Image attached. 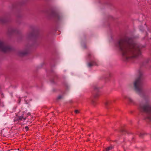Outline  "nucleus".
Wrapping results in <instances>:
<instances>
[{"label":"nucleus","instance_id":"obj_1","mask_svg":"<svg viewBox=\"0 0 151 151\" xmlns=\"http://www.w3.org/2000/svg\"><path fill=\"white\" fill-rule=\"evenodd\" d=\"M121 52L123 60L128 61L141 55L144 47L136 43L132 39L125 38L120 40L116 44Z\"/></svg>","mask_w":151,"mask_h":151},{"label":"nucleus","instance_id":"obj_11","mask_svg":"<svg viewBox=\"0 0 151 151\" xmlns=\"http://www.w3.org/2000/svg\"><path fill=\"white\" fill-rule=\"evenodd\" d=\"M96 65H97L96 63L93 61L89 63L88 64V66L89 67H91L93 66Z\"/></svg>","mask_w":151,"mask_h":151},{"label":"nucleus","instance_id":"obj_22","mask_svg":"<svg viewBox=\"0 0 151 151\" xmlns=\"http://www.w3.org/2000/svg\"><path fill=\"white\" fill-rule=\"evenodd\" d=\"M25 103H26V104H28V102L27 101H25Z\"/></svg>","mask_w":151,"mask_h":151},{"label":"nucleus","instance_id":"obj_7","mask_svg":"<svg viewBox=\"0 0 151 151\" xmlns=\"http://www.w3.org/2000/svg\"><path fill=\"white\" fill-rule=\"evenodd\" d=\"M8 32L9 35H11L13 34H19V31L17 28H10L9 29Z\"/></svg>","mask_w":151,"mask_h":151},{"label":"nucleus","instance_id":"obj_3","mask_svg":"<svg viewBox=\"0 0 151 151\" xmlns=\"http://www.w3.org/2000/svg\"><path fill=\"white\" fill-rule=\"evenodd\" d=\"M139 77L133 83V86L136 92L141 97H144L145 93L142 87V71H139Z\"/></svg>","mask_w":151,"mask_h":151},{"label":"nucleus","instance_id":"obj_26","mask_svg":"<svg viewBox=\"0 0 151 151\" xmlns=\"http://www.w3.org/2000/svg\"><path fill=\"white\" fill-rule=\"evenodd\" d=\"M35 44H36V45H37V42H36Z\"/></svg>","mask_w":151,"mask_h":151},{"label":"nucleus","instance_id":"obj_19","mask_svg":"<svg viewBox=\"0 0 151 151\" xmlns=\"http://www.w3.org/2000/svg\"><path fill=\"white\" fill-rule=\"evenodd\" d=\"M91 102L93 104H94L95 102V101L94 99H92L91 100Z\"/></svg>","mask_w":151,"mask_h":151},{"label":"nucleus","instance_id":"obj_15","mask_svg":"<svg viewBox=\"0 0 151 151\" xmlns=\"http://www.w3.org/2000/svg\"><path fill=\"white\" fill-rule=\"evenodd\" d=\"M113 148V147L112 146H111L106 148V151H109V150L112 149Z\"/></svg>","mask_w":151,"mask_h":151},{"label":"nucleus","instance_id":"obj_17","mask_svg":"<svg viewBox=\"0 0 151 151\" xmlns=\"http://www.w3.org/2000/svg\"><path fill=\"white\" fill-rule=\"evenodd\" d=\"M128 99L129 102H130L131 103H133V101L132 100V99L131 98L129 97L128 98Z\"/></svg>","mask_w":151,"mask_h":151},{"label":"nucleus","instance_id":"obj_12","mask_svg":"<svg viewBox=\"0 0 151 151\" xmlns=\"http://www.w3.org/2000/svg\"><path fill=\"white\" fill-rule=\"evenodd\" d=\"M19 119L20 120H22L23 119L25 120L26 119V117L24 116V114H23L19 117Z\"/></svg>","mask_w":151,"mask_h":151},{"label":"nucleus","instance_id":"obj_9","mask_svg":"<svg viewBox=\"0 0 151 151\" xmlns=\"http://www.w3.org/2000/svg\"><path fill=\"white\" fill-rule=\"evenodd\" d=\"M94 89L95 92L93 94V97L94 99L97 98L99 96V93L97 92L99 89V88L97 86H94Z\"/></svg>","mask_w":151,"mask_h":151},{"label":"nucleus","instance_id":"obj_2","mask_svg":"<svg viewBox=\"0 0 151 151\" xmlns=\"http://www.w3.org/2000/svg\"><path fill=\"white\" fill-rule=\"evenodd\" d=\"M149 99H146L143 103L139 104L138 109L141 112L145 114V119L151 122V105Z\"/></svg>","mask_w":151,"mask_h":151},{"label":"nucleus","instance_id":"obj_10","mask_svg":"<svg viewBox=\"0 0 151 151\" xmlns=\"http://www.w3.org/2000/svg\"><path fill=\"white\" fill-rule=\"evenodd\" d=\"M54 16L58 20H60L62 18V17L61 15L56 13H54Z\"/></svg>","mask_w":151,"mask_h":151},{"label":"nucleus","instance_id":"obj_27","mask_svg":"<svg viewBox=\"0 0 151 151\" xmlns=\"http://www.w3.org/2000/svg\"><path fill=\"white\" fill-rule=\"evenodd\" d=\"M1 94V95L2 96L3 94ZM2 97H3V96H2Z\"/></svg>","mask_w":151,"mask_h":151},{"label":"nucleus","instance_id":"obj_16","mask_svg":"<svg viewBox=\"0 0 151 151\" xmlns=\"http://www.w3.org/2000/svg\"><path fill=\"white\" fill-rule=\"evenodd\" d=\"M63 98V96L62 95H59L57 98V99L59 100Z\"/></svg>","mask_w":151,"mask_h":151},{"label":"nucleus","instance_id":"obj_6","mask_svg":"<svg viewBox=\"0 0 151 151\" xmlns=\"http://www.w3.org/2000/svg\"><path fill=\"white\" fill-rule=\"evenodd\" d=\"M29 47V45H26L25 49L23 50L20 51L18 52V55L20 56H24L28 53Z\"/></svg>","mask_w":151,"mask_h":151},{"label":"nucleus","instance_id":"obj_4","mask_svg":"<svg viewBox=\"0 0 151 151\" xmlns=\"http://www.w3.org/2000/svg\"><path fill=\"white\" fill-rule=\"evenodd\" d=\"M11 48L9 45L0 40V50L4 52L10 51Z\"/></svg>","mask_w":151,"mask_h":151},{"label":"nucleus","instance_id":"obj_13","mask_svg":"<svg viewBox=\"0 0 151 151\" xmlns=\"http://www.w3.org/2000/svg\"><path fill=\"white\" fill-rule=\"evenodd\" d=\"M151 63V60L149 58L146 59L144 63V65H145V63Z\"/></svg>","mask_w":151,"mask_h":151},{"label":"nucleus","instance_id":"obj_24","mask_svg":"<svg viewBox=\"0 0 151 151\" xmlns=\"http://www.w3.org/2000/svg\"><path fill=\"white\" fill-rule=\"evenodd\" d=\"M140 30L141 31H143V29H140Z\"/></svg>","mask_w":151,"mask_h":151},{"label":"nucleus","instance_id":"obj_8","mask_svg":"<svg viewBox=\"0 0 151 151\" xmlns=\"http://www.w3.org/2000/svg\"><path fill=\"white\" fill-rule=\"evenodd\" d=\"M9 17L7 15H5L0 17V23L4 24L8 22L9 20Z\"/></svg>","mask_w":151,"mask_h":151},{"label":"nucleus","instance_id":"obj_14","mask_svg":"<svg viewBox=\"0 0 151 151\" xmlns=\"http://www.w3.org/2000/svg\"><path fill=\"white\" fill-rule=\"evenodd\" d=\"M111 102L112 101H106L105 103L106 106H108L110 105L111 103Z\"/></svg>","mask_w":151,"mask_h":151},{"label":"nucleus","instance_id":"obj_5","mask_svg":"<svg viewBox=\"0 0 151 151\" xmlns=\"http://www.w3.org/2000/svg\"><path fill=\"white\" fill-rule=\"evenodd\" d=\"M31 30L27 33L26 37L27 40H31L35 36V29L34 27L31 28Z\"/></svg>","mask_w":151,"mask_h":151},{"label":"nucleus","instance_id":"obj_20","mask_svg":"<svg viewBox=\"0 0 151 151\" xmlns=\"http://www.w3.org/2000/svg\"><path fill=\"white\" fill-rule=\"evenodd\" d=\"M25 129L27 131L28 129V127L27 126L25 127Z\"/></svg>","mask_w":151,"mask_h":151},{"label":"nucleus","instance_id":"obj_23","mask_svg":"<svg viewBox=\"0 0 151 151\" xmlns=\"http://www.w3.org/2000/svg\"><path fill=\"white\" fill-rule=\"evenodd\" d=\"M20 101H21V99L19 98V103H20Z\"/></svg>","mask_w":151,"mask_h":151},{"label":"nucleus","instance_id":"obj_18","mask_svg":"<svg viewBox=\"0 0 151 151\" xmlns=\"http://www.w3.org/2000/svg\"><path fill=\"white\" fill-rule=\"evenodd\" d=\"M75 112L76 114H78L79 113V111L78 110H76L75 111Z\"/></svg>","mask_w":151,"mask_h":151},{"label":"nucleus","instance_id":"obj_21","mask_svg":"<svg viewBox=\"0 0 151 151\" xmlns=\"http://www.w3.org/2000/svg\"><path fill=\"white\" fill-rule=\"evenodd\" d=\"M27 115L28 116H29L30 115V114L29 113H27Z\"/></svg>","mask_w":151,"mask_h":151},{"label":"nucleus","instance_id":"obj_25","mask_svg":"<svg viewBox=\"0 0 151 151\" xmlns=\"http://www.w3.org/2000/svg\"><path fill=\"white\" fill-rule=\"evenodd\" d=\"M51 82H52V83H54V81H51Z\"/></svg>","mask_w":151,"mask_h":151}]
</instances>
